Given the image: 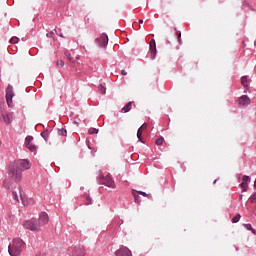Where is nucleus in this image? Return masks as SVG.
<instances>
[{
	"label": "nucleus",
	"instance_id": "21",
	"mask_svg": "<svg viewBox=\"0 0 256 256\" xmlns=\"http://www.w3.org/2000/svg\"><path fill=\"white\" fill-rule=\"evenodd\" d=\"M84 197H85L84 204H85V205H90L91 202H92L90 196H88V194H85Z\"/></svg>",
	"mask_w": 256,
	"mask_h": 256
},
{
	"label": "nucleus",
	"instance_id": "23",
	"mask_svg": "<svg viewBox=\"0 0 256 256\" xmlns=\"http://www.w3.org/2000/svg\"><path fill=\"white\" fill-rule=\"evenodd\" d=\"M244 227L249 230V231H252V233L254 235H256V231L252 228L251 224H244Z\"/></svg>",
	"mask_w": 256,
	"mask_h": 256
},
{
	"label": "nucleus",
	"instance_id": "11",
	"mask_svg": "<svg viewBox=\"0 0 256 256\" xmlns=\"http://www.w3.org/2000/svg\"><path fill=\"white\" fill-rule=\"evenodd\" d=\"M85 254H86V250L84 249L83 246L82 247L78 246L73 248V251H72L73 256H85Z\"/></svg>",
	"mask_w": 256,
	"mask_h": 256
},
{
	"label": "nucleus",
	"instance_id": "37",
	"mask_svg": "<svg viewBox=\"0 0 256 256\" xmlns=\"http://www.w3.org/2000/svg\"><path fill=\"white\" fill-rule=\"evenodd\" d=\"M254 187L256 188V180H255V182H254Z\"/></svg>",
	"mask_w": 256,
	"mask_h": 256
},
{
	"label": "nucleus",
	"instance_id": "40",
	"mask_svg": "<svg viewBox=\"0 0 256 256\" xmlns=\"http://www.w3.org/2000/svg\"><path fill=\"white\" fill-rule=\"evenodd\" d=\"M255 46H256V41H255Z\"/></svg>",
	"mask_w": 256,
	"mask_h": 256
},
{
	"label": "nucleus",
	"instance_id": "10",
	"mask_svg": "<svg viewBox=\"0 0 256 256\" xmlns=\"http://www.w3.org/2000/svg\"><path fill=\"white\" fill-rule=\"evenodd\" d=\"M100 47H106L108 45V36L107 34H102L99 38L96 39Z\"/></svg>",
	"mask_w": 256,
	"mask_h": 256
},
{
	"label": "nucleus",
	"instance_id": "33",
	"mask_svg": "<svg viewBox=\"0 0 256 256\" xmlns=\"http://www.w3.org/2000/svg\"><path fill=\"white\" fill-rule=\"evenodd\" d=\"M46 135H47L46 132H42V133H41V136H42L45 140H47Z\"/></svg>",
	"mask_w": 256,
	"mask_h": 256
},
{
	"label": "nucleus",
	"instance_id": "7",
	"mask_svg": "<svg viewBox=\"0 0 256 256\" xmlns=\"http://www.w3.org/2000/svg\"><path fill=\"white\" fill-rule=\"evenodd\" d=\"M1 116L3 118V122L5 123V125H10L13 121L14 115L13 113H8L5 111L1 112Z\"/></svg>",
	"mask_w": 256,
	"mask_h": 256
},
{
	"label": "nucleus",
	"instance_id": "38",
	"mask_svg": "<svg viewBox=\"0 0 256 256\" xmlns=\"http://www.w3.org/2000/svg\"><path fill=\"white\" fill-rule=\"evenodd\" d=\"M242 198H243V196H242V194L240 195V200H242Z\"/></svg>",
	"mask_w": 256,
	"mask_h": 256
},
{
	"label": "nucleus",
	"instance_id": "32",
	"mask_svg": "<svg viewBox=\"0 0 256 256\" xmlns=\"http://www.w3.org/2000/svg\"><path fill=\"white\" fill-rule=\"evenodd\" d=\"M19 197H20V199L24 202V196H23V194H22V191H21V190H19Z\"/></svg>",
	"mask_w": 256,
	"mask_h": 256
},
{
	"label": "nucleus",
	"instance_id": "5",
	"mask_svg": "<svg viewBox=\"0 0 256 256\" xmlns=\"http://www.w3.org/2000/svg\"><path fill=\"white\" fill-rule=\"evenodd\" d=\"M15 96V93L13 91V86L11 85H8V87L6 88V95H5V98H6V102H7V105L9 107H11L12 103H13V97Z\"/></svg>",
	"mask_w": 256,
	"mask_h": 256
},
{
	"label": "nucleus",
	"instance_id": "25",
	"mask_svg": "<svg viewBox=\"0 0 256 256\" xmlns=\"http://www.w3.org/2000/svg\"><path fill=\"white\" fill-rule=\"evenodd\" d=\"M98 88H99V91L101 92V94H103V95L106 94V88L102 84H100Z\"/></svg>",
	"mask_w": 256,
	"mask_h": 256
},
{
	"label": "nucleus",
	"instance_id": "35",
	"mask_svg": "<svg viewBox=\"0 0 256 256\" xmlns=\"http://www.w3.org/2000/svg\"><path fill=\"white\" fill-rule=\"evenodd\" d=\"M138 23L143 24V23H144V20H143V19H140V20H138Z\"/></svg>",
	"mask_w": 256,
	"mask_h": 256
},
{
	"label": "nucleus",
	"instance_id": "26",
	"mask_svg": "<svg viewBox=\"0 0 256 256\" xmlns=\"http://www.w3.org/2000/svg\"><path fill=\"white\" fill-rule=\"evenodd\" d=\"M88 133H89L90 135H95V134L98 133V130L95 129V128H90V129L88 130Z\"/></svg>",
	"mask_w": 256,
	"mask_h": 256
},
{
	"label": "nucleus",
	"instance_id": "31",
	"mask_svg": "<svg viewBox=\"0 0 256 256\" xmlns=\"http://www.w3.org/2000/svg\"><path fill=\"white\" fill-rule=\"evenodd\" d=\"M138 194H140V195H142V196H144V197H147V193L144 192V191H138Z\"/></svg>",
	"mask_w": 256,
	"mask_h": 256
},
{
	"label": "nucleus",
	"instance_id": "28",
	"mask_svg": "<svg viewBox=\"0 0 256 256\" xmlns=\"http://www.w3.org/2000/svg\"><path fill=\"white\" fill-rule=\"evenodd\" d=\"M240 218H241V215H240V214H237V215L232 219V222H233V223H237V222H239Z\"/></svg>",
	"mask_w": 256,
	"mask_h": 256
},
{
	"label": "nucleus",
	"instance_id": "8",
	"mask_svg": "<svg viewBox=\"0 0 256 256\" xmlns=\"http://www.w3.org/2000/svg\"><path fill=\"white\" fill-rule=\"evenodd\" d=\"M116 256H132V252L128 247L122 246L115 252Z\"/></svg>",
	"mask_w": 256,
	"mask_h": 256
},
{
	"label": "nucleus",
	"instance_id": "6",
	"mask_svg": "<svg viewBox=\"0 0 256 256\" xmlns=\"http://www.w3.org/2000/svg\"><path fill=\"white\" fill-rule=\"evenodd\" d=\"M34 141V137L33 136H27L25 138V147L32 153H35L37 151V146L32 144V142Z\"/></svg>",
	"mask_w": 256,
	"mask_h": 256
},
{
	"label": "nucleus",
	"instance_id": "13",
	"mask_svg": "<svg viewBox=\"0 0 256 256\" xmlns=\"http://www.w3.org/2000/svg\"><path fill=\"white\" fill-rule=\"evenodd\" d=\"M145 127H147L146 124H142V127L138 128V133H137V137H138V140L140 142L143 143V140H142V129H145Z\"/></svg>",
	"mask_w": 256,
	"mask_h": 256
},
{
	"label": "nucleus",
	"instance_id": "39",
	"mask_svg": "<svg viewBox=\"0 0 256 256\" xmlns=\"http://www.w3.org/2000/svg\"><path fill=\"white\" fill-rule=\"evenodd\" d=\"M134 198H136V199H137L136 194H134Z\"/></svg>",
	"mask_w": 256,
	"mask_h": 256
},
{
	"label": "nucleus",
	"instance_id": "14",
	"mask_svg": "<svg viewBox=\"0 0 256 256\" xmlns=\"http://www.w3.org/2000/svg\"><path fill=\"white\" fill-rule=\"evenodd\" d=\"M132 104H133L132 102H129L125 107L122 108L121 111H122L123 113L129 112V111L132 109Z\"/></svg>",
	"mask_w": 256,
	"mask_h": 256
},
{
	"label": "nucleus",
	"instance_id": "29",
	"mask_svg": "<svg viewBox=\"0 0 256 256\" xmlns=\"http://www.w3.org/2000/svg\"><path fill=\"white\" fill-rule=\"evenodd\" d=\"M249 200H250L251 203L255 202V200H256V192L252 194V196L250 197Z\"/></svg>",
	"mask_w": 256,
	"mask_h": 256
},
{
	"label": "nucleus",
	"instance_id": "24",
	"mask_svg": "<svg viewBox=\"0 0 256 256\" xmlns=\"http://www.w3.org/2000/svg\"><path fill=\"white\" fill-rule=\"evenodd\" d=\"M58 134L60 136L66 137L67 136V130L60 129V130H58Z\"/></svg>",
	"mask_w": 256,
	"mask_h": 256
},
{
	"label": "nucleus",
	"instance_id": "16",
	"mask_svg": "<svg viewBox=\"0 0 256 256\" xmlns=\"http://www.w3.org/2000/svg\"><path fill=\"white\" fill-rule=\"evenodd\" d=\"M241 84L244 86V87H247L248 84H249V81H248V77L247 76H244L241 78Z\"/></svg>",
	"mask_w": 256,
	"mask_h": 256
},
{
	"label": "nucleus",
	"instance_id": "30",
	"mask_svg": "<svg viewBox=\"0 0 256 256\" xmlns=\"http://www.w3.org/2000/svg\"><path fill=\"white\" fill-rule=\"evenodd\" d=\"M57 66H58V67H63V66H65V62L62 61V60L57 61Z\"/></svg>",
	"mask_w": 256,
	"mask_h": 256
},
{
	"label": "nucleus",
	"instance_id": "19",
	"mask_svg": "<svg viewBox=\"0 0 256 256\" xmlns=\"http://www.w3.org/2000/svg\"><path fill=\"white\" fill-rule=\"evenodd\" d=\"M174 30L176 31V35L178 37V43L182 44V39H181L182 33L180 31H178L177 28H174Z\"/></svg>",
	"mask_w": 256,
	"mask_h": 256
},
{
	"label": "nucleus",
	"instance_id": "15",
	"mask_svg": "<svg viewBox=\"0 0 256 256\" xmlns=\"http://www.w3.org/2000/svg\"><path fill=\"white\" fill-rule=\"evenodd\" d=\"M12 198L16 203H19V194L17 191H12Z\"/></svg>",
	"mask_w": 256,
	"mask_h": 256
},
{
	"label": "nucleus",
	"instance_id": "27",
	"mask_svg": "<svg viewBox=\"0 0 256 256\" xmlns=\"http://www.w3.org/2000/svg\"><path fill=\"white\" fill-rule=\"evenodd\" d=\"M242 180H243V183H247V182H250L251 178H250V176H248V175H244V176L242 177Z\"/></svg>",
	"mask_w": 256,
	"mask_h": 256
},
{
	"label": "nucleus",
	"instance_id": "1",
	"mask_svg": "<svg viewBox=\"0 0 256 256\" xmlns=\"http://www.w3.org/2000/svg\"><path fill=\"white\" fill-rule=\"evenodd\" d=\"M31 169V163L27 159L15 160L12 165L9 166L8 177L15 183H19L23 177V171Z\"/></svg>",
	"mask_w": 256,
	"mask_h": 256
},
{
	"label": "nucleus",
	"instance_id": "36",
	"mask_svg": "<svg viewBox=\"0 0 256 256\" xmlns=\"http://www.w3.org/2000/svg\"><path fill=\"white\" fill-rule=\"evenodd\" d=\"M51 36V34L50 33H47V37H50Z\"/></svg>",
	"mask_w": 256,
	"mask_h": 256
},
{
	"label": "nucleus",
	"instance_id": "2",
	"mask_svg": "<svg viewBox=\"0 0 256 256\" xmlns=\"http://www.w3.org/2000/svg\"><path fill=\"white\" fill-rule=\"evenodd\" d=\"M49 216L47 213L42 212L39 215V219L38 221L35 219L29 220V221H25L23 223V227L25 229H29L31 231H35V232H39L41 231V227L47 225L49 223Z\"/></svg>",
	"mask_w": 256,
	"mask_h": 256
},
{
	"label": "nucleus",
	"instance_id": "3",
	"mask_svg": "<svg viewBox=\"0 0 256 256\" xmlns=\"http://www.w3.org/2000/svg\"><path fill=\"white\" fill-rule=\"evenodd\" d=\"M25 248V242L20 238H15L8 246L10 256H20Z\"/></svg>",
	"mask_w": 256,
	"mask_h": 256
},
{
	"label": "nucleus",
	"instance_id": "22",
	"mask_svg": "<svg viewBox=\"0 0 256 256\" xmlns=\"http://www.w3.org/2000/svg\"><path fill=\"white\" fill-rule=\"evenodd\" d=\"M19 42V37H17V36H12L11 38H10V43L11 44H17Z\"/></svg>",
	"mask_w": 256,
	"mask_h": 256
},
{
	"label": "nucleus",
	"instance_id": "4",
	"mask_svg": "<svg viewBox=\"0 0 256 256\" xmlns=\"http://www.w3.org/2000/svg\"><path fill=\"white\" fill-rule=\"evenodd\" d=\"M100 182H101V184H103V185H105V186H107L109 188H112V189L116 188L115 182L111 178L110 175H106V176L100 177Z\"/></svg>",
	"mask_w": 256,
	"mask_h": 256
},
{
	"label": "nucleus",
	"instance_id": "12",
	"mask_svg": "<svg viewBox=\"0 0 256 256\" xmlns=\"http://www.w3.org/2000/svg\"><path fill=\"white\" fill-rule=\"evenodd\" d=\"M149 51L152 55V59H154L155 56H156V53H157L155 39L150 40V42H149Z\"/></svg>",
	"mask_w": 256,
	"mask_h": 256
},
{
	"label": "nucleus",
	"instance_id": "9",
	"mask_svg": "<svg viewBox=\"0 0 256 256\" xmlns=\"http://www.w3.org/2000/svg\"><path fill=\"white\" fill-rule=\"evenodd\" d=\"M237 103L240 107H243L249 105L251 103V100L247 95H243L237 100Z\"/></svg>",
	"mask_w": 256,
	"mask_h": 256
},
{
	"label": "nucleus",
	"instance_id": "34",
	"mask_svg": "<svg viewBox=\"0 0 256 256\" xmlns=\"http://www.w3.org/2000/svg\"><path fill=\"white\" fill-rule=\"evenodd\" d=\"M121 73H122L123 76H126L128 74L125 70H122Z\"/></svg>",
	"mask_w": 256,
	"mask_h": 256
},
{
	"label": "nucleus",
	"instance_id": "17",
	"mask_svg": "<svg viewBox=\"0 0 256 256\" xmlns=\"http://www.w3.org/2000/svg\"><path fill=\"white\" fill-rule=\"evenodd\" d=\"M65 57L70 61L71 63L75 62V59L71 56V52H65Z\"/></svg>",
	"mask_w": 256,
	"mask_h": 256
},
{
	"label": "nucleus",
	"instance_id": "18",
	"mask_svg": "<svg viewBox=\"0 0 256 256\" xmlns=\"http://www.w3.org/2000/svg\"><path fill=\"white\" fill-rule=\"evenodd\" d=\"M164 143V137H159L158 139L155 140V145L156 146H161Z\"/></svg>",
	"mask_w": 256,
	"mask_h": 256
},
{
	"label": "nucleus",
	"instance_id": "20",
	"mask_svg": "<svg viewBox=\"0 0 256 256\" xmlns=\"http://www.w3.org/2000/svg\"><path fill=\"white\" fill-rule=\"evenodd\" d=\"M240 187L242 188V192H246L248 189V183L247 182H241Z\"/></svg>",
	"mask_w": 256,
	"mask_h": 256
}]
</instances>
